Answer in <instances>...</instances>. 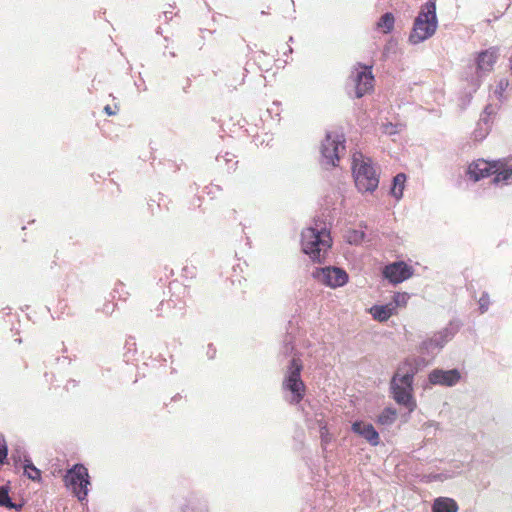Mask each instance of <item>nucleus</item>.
Instances as JSON below:
<instances>
[{"label": "nucleus", "mask_w": 512, "mask_h": 512, "mask_svg": "<svg viewBox=\"0 0 512 512\" xmlns=\"http://www.w3.org/2000/svg\"><path fill=\"white\" fill-rule=\"evenodd\" d=\"M365 238V233L361 230H351L347 234V241L350 244L358 245L360 244Z\"/></svg>", "instance_id": "obj_26"}, {"label": "nucleus", "mask_w": 512, "mask_h": 512, "mask_svg": "<svg viewBox=\"0 0 512 512\" xmlns=\"http://www.w3.org/2000/svg\"><path fill=\"white\" fill-rule=\"evenodd\" d=\"M394 307L389 305H374L370 308V313L375 320L379 322L387 321L393 314Z\"/></svg>", "instance_id": "obj_19"}, {"label": "nucleus", "mask_w": 512, "mask_h": 512, "mask_svg": "<svg viewBox=\"0 0 512 512\" xmlns=\"http://www.w3.org/2000/svg\"><path fill=\"white\" fill-rule=\"evenodd\" d=\"M332 237L330 235V231H328L325 227H322V249H328L332 246Z\"/></svg>", "instance_id": "obj_34"}, {"label": "nucleus", "mask_w": 512, "mask_h": 512, "mask_svg": "<svg viewBox=\"0 0 512 512\" xmlns=\"http://www.w3.org/2000/svg\"><path fill=\"white\" fill-rule=\"evenodd\" d=\"M424 364L420 357H407L399 363L396 372L390 381V392L393 399L399 405L406 407L409 412L416 408L413 397L414 377Z\"/></svg>", "instance_id": "obj_2"}, {"label": "nucleus", "mask_w": 512, "mask_h": 512, "mask_svg": "<svg viewBox=\"0 0 512 512\" xmlns=\"http://www.w3.org/2000/svg\"><path fill=\"white\" fill-rule=\"evenodd\" d=\"M457 502L448 497H438L432 505V512H458Z\"/></svg>", "instance_id": "obj_18"}, {"label": "nucleus", "mask_w": 512, "mask_h": 512, "mask_svg": "<svg viewBox=\"0 0 512 512\" xmlns=\"http://www.w3.org/2000/svg\"><path fill=\"white\" fill-rule=\"evenodd\" d=\"M115 305L111 303H107L103 307V312L106 314H111L114 311Z\"/></svg>", "instance_id": "obj_40"}, {"label": "nucleus", "mask_w": 512, "mask_h": 512, "mask_svg": "<svg viewBox=\"0 0 512 512\" xmlns=\"http://www.w3.org/2000/svg\"><path fill=\"white\" fill-rule=\"evenodd\" d=\"M347 272L340 267L328 266L322 267V284L331 288L344 286L348 282Z\"/></svg>", "instance_id": "obj_11"}, {"label": "nucleus", "mask_w": 512, "mask_h": 512, "mask_svg": "<svg viewBox=\"0 0 512 512\" xmlns=\"http://www.w3.org/2000/svg\"><path fill=\"white\" fill-rule=\"evenodd\" d=\"M113 298L125 300L128 292L125 291V285L123 283H117L113 289Z\"/></svg>", "instance_id": "obj_29"}, {"label": "nucleus", "mask_w": 512, "mask_h": 512, "mask_svg": "<svg viewBox=\"0 0 512 512\" xmlns=\"http://www.w3.org/2000/svg\"><path fill=\"white\" fill-rule=\"evenodd\" d=\"M461 379L458 369L451 370L434 369L428 375V380L432 385H440L446 387L455 386Z\"/></svg>", "instance_id": "obj_10"}, {"label": "nucleus", "mask_w": 512, "mask_h": 512, "mask_svg": "<svg viewBox=\"0 0 512 512\" xmlns=\"http://www.w3.org/2000/svg\"><path fill=\"white\" fill-rule=\"evenodd\" d=\"M406 175L404 173H398L394 176L392 181V187L390 189V193L397 200L401 199L403 196V190L405 187Z\"/></svg>", "instance_id": "obj_20"}, {"label": "nucleus", "mask_w": 512, "mask_h": 512, "mask_svg": "<svg viewBox=\"0 0 512 512\" xmlns=\"http://www.w3.org/2000/svg\"><path fill=\"white\" fill-rule=\"evenodd\" d=\"M492 175L494 184L509 185L512 183V165L506 161H494Z\"/></svg>", "instance_id": "obj_13"}, {"label": "nucleus", "mask_w": 512, "mask_h": 512, "mask_svg": "<svg viewBox=\"0 0 512 512\" xmlns=\"http://www.w3.org/2000/svg\"><path fill=\"white\" fill-rule=\"evenodd\" d=\"M8 447L3 435L0 434V465H3L7 459Z\"/></svg>", "instance_id": "obj_28"}, {"label": "nucleus", "mask_w": 512, "mask_h": 512, "mask_svg": "<svg viewBox=\"0 0 512 512\" xmlns=\"http://www.w3.org/2000/svg\"><path fill=\"white\" fill-rule=\"evenodd\" d=\"M384 277L393 284L401 283L413 275V268L403 261L388 264L383 270Z\"/></svg>", "instance_id": "obj_9"}, {"label": "nucleus", "mask_w": 512, "mask_h": 512, "mask_svg": "<svg viewBox=\"0 0 512 512\" xmlns=\"http://www.w3.org/2000/svg\"><path fill=\"white\" fill-rule=\"evenodd\" d=\"M164 17H165V20H168V19H171L172 18V12L170 11H165L163 13Z\"/></svg>", "instance_id": "obj_44"}, {"label": "nucleus", "mask_w": 512, "mask_h": 512, "mask_svg": "<svg viewBox=\"0 0 512 512\" xmlns=\"http://www.w3.org/2000/svg\"><path fill=\"white\" fill-rule=\"evenodd\" d=\"M104 112L109 116L116 115L118 112V107L115 105L114 108H112L110 105H106L104 107Z\"/></svg>", "instance_id": "obj_38"}, {"label": "nucleus", "mask_w": 512, "mask_h": 512, "mask_svg": "<svg viewBox=\"0 0 512 512\" xmlns=\"http://www.w3.org/2000/svg\"><path fill=\"white\" fill-rule=\"evenodd\" d=\"M24 455H27L25 449L21 445H17L12 451V458L15 463L23 462L24 463Z\"/></svg>", "instance_id": "obj_27"}, {"label": "nucleus", "mask_w": 512, "mask_h": 512, "mask_svg": "<svg viewBox=\"0 0 512 512\" xmlns=\"http://www.w3.org/2000/svg\"><path fill=\"white\" fill-rule=\"evenodd\" d=\"M498 58V50L489 48L481 51L476 58V69L478 72H489L492 70Z\"/></svg>", "instance_id": "obj_15"}, {"label": "nucleus", "mask_w": 512, "mask_h": 512, "mask_svg": "<svg viewBox=\"0 0 512 512\" xmlns=\"http://www.w3.org/2000/svg\"><path fill=\"white\" fill-rule=\"evenodd\" d=\"M15 341L18 342V343H21V339L20 338L16 339Z\"/></svg>", "instance_id": "obj_51"}, {"label": "nucleus", "mask_w": 512, "mask_h": 512, "mask_svg": "<svg viewBox=\"0 0 512 512\" xmlns=\"http://www.w3.org/2000/svg\"><path fill=\"white\" fill-rule=\"evenodd\" d=\"M207 355L210 359L214 358L215 356V350L212 349V345H209V349L207 351Z\"/></svg>", "instance_id": "obj_42"}, {"label": "nucleus", "mask_w": 512, "mask_h": 512, "mask_svg": "<svg viewBox=\"0 0 512 512\" xmlns=\"http://www.w3.org/2000/svg\"><path fill=\"white\" fill-rule=\"evenodd\" d=\"M65 483L76 495L79 501H84L90 485L87 468L82 464H75L65 475Z\"/></svg>", "instance_id": "obj_6"}, {"label": "nucleus", "mask_w": 512, "mask_h": 512, "mask_svg": "<svg viewBox=\"0 0 512 512\" xmlns=\"http://www.w3.org/2000/svg\"><path fill=\"white\" fill-rule=\"evenodd\" d=\"M299 335V323L297 319L288 322L286 333L280 348V354L292 356L286 367L282 388L285 400L291 404H298L304 397L305 384L301 379L303 364L295 352V342Z\"/></svg>", "instance_id": "obj_1"}, {"label": "nucleus", "mask_w": 512, "mask_h": 512, "mask_svg": "<svg viewBox=\"0 0 512 512\" xmlns=\"http://www.w3.org/2000/svg\"><path fill=\"white\" fill-rule=\"evenodd\" d=\"M508 86H509V81L507 79H501L498 82L497 87L495 89V95L497 96V98L499 100L502 99L503 93L505 92V90L507 89Z\"/></svg>", "instance_id": "obj_33"}, {"label": "nucleus", "mask_w": 512, "mask_h": 512, "mask_svg": "<svg viewBox=\"0 0 512 512\" xmlns=\"http://www.w3.org/2000/svg\"><path fill=\"white\" fill-rule=\"evenodd\" d=\"M23 468L25 476H27L32 481H40L41 472L37 467L34 466L28 455H24Z\"/></svg>", "instance_id": "obj_21"}, {"label": "nucleus", "mask_w": 512, "mask_h": 512, "mask_svg": "<svg viewBox=\"0 0 512 512\" xmlns=\"http://www.w3.org/2000/svg\"><path fill=\"white\" fill-rule=\"evenodd\" d=\"M397 418V412L394 408H385L378 416V423L382 425H391Z\"/></svg>", "instance_id": "obj_25"}, {"label": "nucleus", "mask_w": 512, "mask_h": 512, "mask_svg": "<svg viewBox=\"0 0 512 512\" xmlns=\"http://www.w3.org/2000/svg\"><path fill=\"white\" fill-rule=\"evenodd\" d=\"M352 173L359 192H374L379 185V172L370 157L357 151L352 156Z\"/></svg>", "instance_id": "obj_3"}, {"label": "nucleus", "mask_w": 512, "mask_h": 512, "mask_svg": "<svg viewBox=\"0 0 512 512\" xmlns=\"http://www.w3.org/2000/svg\"><path fill=\"white\" fill-rule=\"evenodd\" d=\"M24 506V503H14L11 499H10V503L7 504L6 508H9V509H15L17 511H20Z\"/></svg>", "instance_id": "obj_39"}, {"label": "nucleus", "mask_w": 512, "mask_h": 512, "mask_svg": "<svg viewBox=\"0 0 512 512\" xmlns=\"http://www.w3.org/2000/svg\"><path fill=\"white\" fill-rule=\"evenodd\" d=\"M170 55H171L172 57H174V56H175V53H174V52H170Z\"/></svg>", "instance_id": "obj_50"}, {"label": "nucleus", "mask_w": 512, "mask_h": 512, "mask_svg": "<svg viewBox=\"0 0 512 512\" xmlns=\"http://www.w3.org/2000/svg\"><path fill=\"white\" fill-rule=\"evenodd\" d=\"M350 79L353 83L355 98H361L373 88L374 76L372 67L358 64V68L352 71Z\"/></svg>", "instance_id": "obj_7"}, {"label": "nucleus", "mask_w": 512, "mask_h": 512, "mask_svg": "<svg viewBox=\"0 0 512 512\" xmlns=\"http://www.w3.org/2000/svg\"><path fill=\"white\" fill-rule=\"evenodd\" d=\"M273 105L278 109V104L276 102H273Z\"/></svg>", "instance_id": "obj_48"}, {"label": "nucleus", "mask_w": 512, "mask_h": 512, "mask_svg": "<svg viewBox=\"0 0 512 512\" xmlns=\"http://www.w3.org/2000/svg\"><path fill=\"white\" fill-rule=\"evenodd\" d=\"M494 161L489 162L484 159H478L468 166L467 173L470 179L479 181L480 179L492 175Z\"/></svg>", "instance_id": "obj_14"}, {"label": "nucleus", "mask_w": 512, "mask_h": 512, "mask_svg": "<svg viewBox=\"0 0 512 512\" xmlns=\"http://www.w3.org/2000/svg\"><path fill=\"white\" fill-rule=\"evenodd\" d=\"M302 411L310 433L317 436V434L320 433V421L317 419V412L314 411V408L311 404H305L302 407Z\"/></svg>", "instance_id": "obj_17"}, {"label": "nucleus", "mask_w": 512, "mask_h": 512, "mask_svg": "<svg viewBox=\"0 0 512 512\" xmlns=\"http://www.w3.org/2000/svg\"><path fill=\"white\" fill-rule=\"evenodd\" d=\"M293 52V49L292 47H288V50L286 52H284V56H287L288 54H291Z\"/></svg>", "instance_id": "obj_45"}, {"label": "nucleus", "mask_w": 512, "mask_h": 512, "mask_svg": "<svg viewBox=\"0 0 512 512\" xmlns=\"http://www.w3.org/2000/svg\"><path fill=\"white\" fill-rule=\"evenodd\" d=\"M442 346L439 344V341L433 336L424 340L420 345V352L423 354H433L435 350L441 349Z\"/></svg>", "instance_id": "obj_24"}, {"label": "nucleus", "mask_w": 512, "mask_h": 512, "mask_svg": "<svg viewBox=\"0 0 512 512\" xmlns=\"http://www.w3.org/2000/svg\"><path fill=\"white\" fill-rule=\"evenodd\" d=\"M491 124L488 122L487 117H480L477 126L473 132L474 139L477 141L483 140L490 131Z\"/></svg>", "instance_id": "obj_22"}, {"label": "nucleus", "mask_w": 512, "mask_h": 512, "mask_svg": "<svg viewBox=\"0 0 512 512\" xmlns=\"http://www.w3.org/2000/svg\"><path fill=\"white\" fill-rule=\"evenodd\" d=\"M70 384H72L73 386H75V385H76L75 380H70V381H68V383H67V385H66V388H67V389H69V385H70Z\"/></svg>", "instance_id": "obj_46"}, {"label": "nucleus", "mask_w": 512, "mask_h": 512, "mask_svg": "<svg viewBox=\"0 0 512 512\" xmlns=\"http://www.w3.org/2000/svg\"><path fill=\"white\" fill-rule=\"evenodd\" d=\"M437 23L436 5L428 1L414 20L409 42L416 45L430 38L436 32Z\"/></svg>", "instance_id": "obj_4"}, {"label": "nucleus", "mask_w": 512, "mask_h": 512, "mask_svg": "<svg viewBox=\"0 0 512 512\" xmlns=\"http://www.w3.org/2000/svg\"><path fill=\"white\" fill-rule=\"evenodd\" d=\"M479 310H480V313H485L488 308H489V305H490V298H489V294L487 292H483L479 301Z\"/></svg>", "instance_id": "obj_31"}, {"label": "nucleus", "mask_w": 512, "mask_h": 512, "mask_svg": "<svg viewBox=\"0 0 512 512\" xmlns=\"http://www.w3.org/2000/svg\"><path fill=\"white\" fill-rule=\"evenodd\" d=\"M381 130L387 135H394L399 132L398 125L391 122L382 123Z\"/></svg>", "instance_id": "obj_32"}, {"label": "nucleus", "mask_w": 512, "mask_h": 512, "mask_svg": "<svg viewBox=\"0 0 512 512\" xmlns=\"http://www.w3.org/2000/svg\"><path fill=\"white\" fill-rule=\"evenodd\" d=\"M346 154V137L342 130L329 131L322 143V166H339L340 159Z\"/></svg>", "instance_id": "obj_5"}, {"label": "nucleus", "mask_w": 512, "mask_h": 512, "mask_svg": "<svg viewBox=\"0 0 512 512\" xmlns=\"http://www.w3.org/2000/svg\"><path fill=\"white\" fill-rule=\"evenodd\" d=\"M351 430L364 438L372 446H377L380 443L379 433L371 423L355 421L351 426Z\"/></svg>", "instance_id": "obj_12"}, {"label": "nucleus", "mask_w": 512, "mask_h": 512, "mask_svg": "<svg viewBox=\"0 0 512 512\" xmlns=\"http://www.w3.org/2000/svg\"><path fill=\"white\" fill-rule=\"evenodd\" d=\"M461 326L462 323L460 320L453 319L448 323V325L445 328L438 331L433 336L436 338V340L439 341V344L443 348L445 344L452 340L453 337L458 333Z\"/></svg>", "instance_id": "obj_16"}, {"label": "nucleus", "mask_w": 512, "mask_h": 512, "mask_svg": "<svg viewBox=\"0 0 512 512\" xmlns=\"http://www.w3.org/2000/svg\"><path fill=\"white\" fill-rule=\"evenodd\" d=\"M9 490L5 486H0V506L6 507L10 503Z\"/></svg>", "instance_id": "obj_35"}, {"label": "nucleus", "mask_w": 512, "mask_h": 512, "mask_svg": "<svg viewBox=\"0 0 512 512\" xmlns=\"http://www.w3.org/2000/svg\"><path fill=\"white\" fill-rule=\"evenodd\" d=\"M410 296L408 293H400L397 292L393 296V302L396 306H405L409 300Z\"/></svg>", "instance_id": "obj_30"}, {"label": "nucleus", "mask_w": 512, "mask_h": 512, "mask_svg": "<svg viewBox=\"0 0 512 512\" xmlns=\"http://www.w3.org/2000/svg\"><path fill=\"white\" fill-rule=\"evenodd\" d=\"M234 158V155L229 153V152H226L224 155H218L216 157V160L217 162H220L221 160L225 161L226 163H229L233 160Z\"/></svg>", "instance_id": "obj_37"}, {"label": "nucleus", "mask_w": 512, "mask_h": 512, "mask_svg": "<svg viewBox=\"0 0 512 512\" xmlns=\"http://www.w3.org/2000/svg\"><path fill=\"white\" fill-rule=\"evenodd\" d=\"M301 248L313 263H320V230L315 227L304 229L301 233Z\"/></svg>", "instance_id": "obj_8"}, {"label": "nucleus", "mask_w": 512, "mask_h": 512, "mask_svg": "<svg viewBox=\"0 0 512 512\" xmlns=\"http://www.w3.org/2000/svg\"><path fill=\"white\" fill-rule=\"evenodd\" d=\"M395 18L391 12L384 13L377 22V27L382 30L383 33L388 34L392 32L394 28Z\"/></svg>", "instance_id": "obj_23"}, {"label": "nucleus", "mask_w": 512, "mask_h": 512, "mask_svg": "<svg viewBox=\"0 0 512 512\" xmlns=\"http://www.w3.org/2000/svg\"><path fill=\"white\" fill-rule=\"evenodd\" d=\"M288 41H289V42H293V37H292V36H290Z\"/></svg>", "instance_id": "obj_47"}, {"label": "nucleus", "mask_w": 512, "mask_h": 512, "mask_svg": "<svg viewBox=\"0 0 512 512\" xmlns=\"http://www.w3.org/2000/svg\"><path fill=\"white\" fill-rule=\"evenodd\" d=\"M307 464L309 465V468H310V470H311V473H312L313 475H317V474H318V471H319V470H318V467H317L316 465H315L314 467H312L309 463H307Z\"/></svg>", "instance_id": "obj_43"}, {"label": "nucleus", "mask_w": 512, "mask_h": 512, "mask_svg": "<svg viewBox=\"0 0 512 512\" xmlns=\"http://www.w3.org/2000/svg\"><path fill=\"white\" fill-rule=\"evenodd\" d=\"M267 111H268L269 113H272L273 109H272V108H269Z\"/></svg>", "instance_id": "obj_49"}, {"label": "nucleus", "mask_w": 512, "mask_h": 512, "mask_svg": "<svg viewBox=\"0 0 512 512\" xmlns=\"http://www.w3.org/2000/svg\"><path fill=\"white\" fill-rule=\"evenodd\" d=\"M494 114V108L491 104H488L485 106L483 113L481 114V117H487L488 122L490 123V116Z\"/></svg>", "instance_id": "obj_36"}, {"label": "nucleus", "mask_w": 512, "mask_h": 512, "mask_svg": "<svg viewBox=\"0 0 512 512\" xmlns=\"http://www.w3.org/2000/svg\"><path fill=\"white\" fill-rule=\"evenodd\" d=\"M312 277L315 279L320 278V267H315V269L312 272Z\"/></svg>", "instance_id": "obj_41"}]
</instances>
